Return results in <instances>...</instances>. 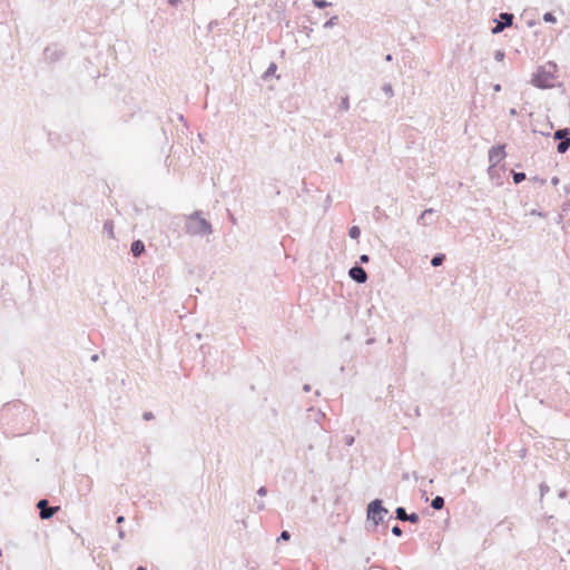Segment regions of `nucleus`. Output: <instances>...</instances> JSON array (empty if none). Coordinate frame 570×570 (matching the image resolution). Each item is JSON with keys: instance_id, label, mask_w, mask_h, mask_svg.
<instances>
[{"instance_id": "bb28decb", "label": "nucleus", "mask_w": 570, "mask_h": 570, "mask_svg": "<svg viewBox=\"0 0 570 570\" xmlns=\"http://www.w3.org/2000/svg\"><path fill=\"white\" fill-rule=\"evenodd\" d=\"M566 135H568V130H558L554 134L556 139H562Z\"/></svg>"}, {"instance_id": "1a4fd4ad", "label": "nucleus", "mask_w": 570, "mask_h": 570, "mask_svg": "<svg viewBox=\"0 0 570 570\" xmlns=\"http://www.w3.org/2000/svg\"><path fill=\"white\" fill-rule=\"evenodd\" d=\"M501 19L504 21L499 22L493 29V33L501 32L505 27H509L512 24L513 16L510 13H501Z\"/></svg>"}, {"instance_id": "aec40b11", "label": "nucleus", "mask_w": 570, "mask_h": 570, "mask_svg": "<svg viewBox=\"0 0 570 570\" xmlns=\"http://www.w3.org/2000/svg\"><path fill=\"white\" fill-rule=\"evenodd\" d=\"M542 519L546 521L548 527H551L554 521V517L552 514H544Z\"/></svg>"}, {"instance_id": "58836bf2", "label": "nucleus", "mask_w": 570, "mask_h": 570, "mask_svg": "<svg viewBox=\"0 0 570 570\" xmlns=\"http://www.w3.org/2000/svg\"><path fill=\"white\" fill-rule=\"evenodd\" d=\"M569 505H570V500H569Z\"/></svg>"}, {"instance_id": "423d86ee", "label": "nucleus", "mask_w": 570, "mask_h": 570, "mask_svg": "<svg viewBox=\"0 0 570 570\" xmlns=\"http://www.w3.org/2000/svg\"><path fill=\"white\" fill-rule=\"evenodd\" d=\"M401 522H410L411 524H417L420 522V514L416 512L407 513L404 507H397L394 510V517Z\"/></svg>"}, {"instance_id": "2eb2a0df", "label": "nucleus", "mask_w": 570, "mask_h": 570, "mask_svg": "<svg viewBox=\"0 0 570 570\" xmlns=\"http://www.w3.org/2000/svg\"><path fill=\"white\" fill-rule=\"evenodd\" d=\"M391 532L393 535L401 538L403 537V530L399 524L392 527Z\"/></svg>"}, {"instance_id": "4468645a", "label": "nucleus", "mask_w": 570, "mask_h": 570, "mask_svg": "<svg viewBox=\"0 0 570 570\" xmlns=\"http://www.w3.org/2000/svg\"><path fill=\"white\" fill-rule=\"evenodd\" d=\"M570 146V139H566V140H562L559 142L558 147H557V150L560 153V154H563L567 151V149L569 148Z\"/></svg>"}, {"instance_id": "412c9836", "label": "nucleus", "mask_w": 570, "mask_h": 570, "mask_svg": "<svg viewBox=\"0 0 570 570\" xmlns=\"http://www.w3.org/2000/svg\"><path fill=\"white\" fill-rule=\"evenodd\" d=\"M209 361H210V358H206V357H203L202 361H200L203 367L206 368L207 373H209V371H210Z\"/></svg>"}, {"instance_id": "cd10ccee", "label": "nucleus", "mask_w": 570, "mask_h": 570, "mask_svg": "<svg viewBox=\"0 0 570 570\" xmlns=\"http://www.w3.org/2000/svg\"><path fill=\"white\" fill-rule=\"evenodd\" d=\"M313 3L317 7V8H325L327 7V2L324 1V0H314Z\"/></svg>"}, {"instance_id": "c9c22d12", "label": "nucleus", "mask_w": 570, "mask_h": 570, "mask_svg": "<svg viewBox=\"0 0 570 570\" xmlns=\"http://www.w3.org/2000/svg\"><path fill=\"white\" fill-rule=\"evenodd\" d=\"M179 365H180V368H181V370H185V365H184L183 360L180 361Z\"/></svg>"}, {"instance_id": "4be33fe9", "label": "nucleus", "mask_w": 570, "mask_h": 570, "mask_svg": "<svg viewBox=\"0 0 570 570\" xmlns=\"http://www.w3.org/2000/svg\"><path fill=\"white\" fill-rule=\"evenodd\" d=\"M543 20H544L546 22H552V23H554V22H556V17H554L552 13L547 12V13L543 16Z\"/></svg>"}, {"instance_id": "0eeeda50", "label": "nucleus", "mask_w": 570, "mask_h": 570, "mask_svg": "<svg viewBox=\"0 0 570 570\" xmlns=\"http://www.w3.org/2000/svg\"><path fill=\"white\" fill-rule=\"evenodd\" d=\"M504 156L505 153L503 146L493 147L489 151V159L493 165L500 163L504 158Z\"/></svg>"}, {"instance_id": "2f4dec72", "label": "nucleus", "mask_w": 570, "mask_h": 570, "mask_svg": "<svg viewBox=\"0 0 570 570\" xmlns=\"http://www.w3.org/2000/svg\"><path fill=\"white\" fill-rule=\"evenodd\" d=\"M360 261H361L362 263H367V262H368V256H367V255H362V256L360 257Z\"/></svg>"}, {"instance_id": "b1692460", "label": "nucleus", "mask_w": 570, "mask_h": 570, "mask_svg": "<svg viewBox=\"0 0 570 570\" xmlns=\"http://www.w3.org/2000/svg\"><path fill=\"white\" fill-rule=\"evenodd\" d=\"M568 495H569V492H568V490H566V489H560V490L558 491V498H559V499H561V500L567 499V498H568Z\"/></svg>"}, {"instance_id": "393cba45", "label": "nucleus", "mask_w": 570, "mask_h": 570, "mask_svg": "<svg viewBox=\"0 0 570 570\" xmlns=\"http://www.w3.org/2000/svg\"><path fill=\"white\" fill-rule=\"evenodd\" d=\"M517 454L520 459H524L528 454V449L522 446L520 450L517 451Z\"/></svg>"}, {"instance_id": "5701e85b", "label": "nucleus", "mask_w": 570, "mask_h": 570, "mask_svg": "<svg viewBox=\"0 0 570 570\" xmlns=\"http://www.w3.org/2000/svg\"><path fill=\"white\" fill-rule=\"evenodd\" d=\"M142 419H144L145 421H150V420H154V419H155V415H154V413H153L151 411H145V412L142 413Z\"/></svg>"}, {"instance_id": "72a5a7b5", "label": "nucleus", "mask_w": 570, "mask_h": 570, "mask_svg": "<svg viewBox=\"0 0 570 570\" xmlns=\"http://www.w3.org/2000/svg\"><path fill=\"white\" fill-rule=\"evenodd\" d=\"M311 389H312V387H311V385H309V384H304V385H303V391H304V392H309V391H311Z\"/></svg>"}, {"instance_id": "c756f323", "label": "nucleus", "mask_w": 570, "mask_h": 570, "mask_svg": "<svg viewBox=\"0 0 570 570\" xmlns=\"http://www.w3.org/2000/svg\"><path fill=\"white\" fill-rule=\"evenodd\" d=\"M118 537H119L120 539H125V537H126V532H125V530H124L122 528H119V529H118Z\"/></svg>"}, {"instance_id": "a878e982", "label": "nucleus", "mask_w": 570, "mask_h": 570, "mask_svg": "<svg viewBox=\"0 0 570 570\" xmlns=\"http://www.w3.org/2000/svg\"><path fill=\"white\" fill-rule=\"evenodd\" d=\"M525 178V175L523 173H517L513 176L514 181L518 184L522 181Z\"/></svg>"}, {"instance_id": "7ed1b4c3", "label": "nucleus", "mask_w": 570, "mask_h": 570, "mask_svg": "<svg viewBox=\"0 0 570 570\" xmlns=\"http://www.w3.org/2000/svg\"><path fill=\"white\" fill-rule=\"evenodd\" d=\"M558 67L553 62H547L533 73L532 83L539 88H552L557 82Z\"/></svg>"}, {"instance_id": "9d476101", "label": "nucleus", "mask_w": 570, "mask_h": 570, "mask_svg": "<svg viewBox=\"0 0 570 570\" xmlns=\"http://www.w3.org/2000/svg\"><path fill=\"white\" fill-rule=\"evenodd\" d=\"M350 276L358 283H365L367 279L366 272L362 267L357 266L350 269Z\"/></svg>"}, {"instance_id": "f03ea898", "label": "nucleus", "mask_w": 570, "mask_h": 570, "mask_svg": "<svg viewBox=\"0 0 570 570\" xmlns=\"http://www.w3.org/2000/svg\"><path fill=\"white\" fill-rule=\"evenodd\" d=\"M387 514L389 510L384 507V502L382 499L376 498L368 502L366 505L365 530L370 533H374L377 531V528L382 525V531L385 533L390 520L393 519V517L390 515L387 521H385V517Z\"/></svg>"}, {"instance_id": "c85d7f7f", "label": "nucleus", "mask_w": 570, "mask_h": 570, "mask_svg": "<svg viewBox=\"0 0 570 570\" xmlns=\"http://www.w3.org/2000/svg\"><path fill=\"white\" fill-rule=\"evenodd\" d=\"M268 492V489L265 487V485H262L258 490H257V494L259 497H265Z\"/></svg>"}, {"instance_id": "7c9ffc66", "label": "nucleus", "mask_w": 570, "mask_h": 570, "mask_svg": "<svg viewBox=\"0 0 570 570\" xmlns=\"http://www.w3.org/2000/svg\"><path fill=\"white\" fill-rule=\"evenodd\" d=\"M116 522H117L118 524H120V523L125 522V517H124V515H118V517H117V519H116Z\"/></svg>"}, {"instance_id": "dca6fc26", "label": "nucleus", "mask_w": 570, "mask_h": 570, "mask_svg": "<svg viewBox=\"0 0 570 570\" xmlns=\"http://www.w3.org/2000/svg\"><path fill=\"white\" fill-rule=\"evenodd\" d=\"M291 537H292V535H291L289 531H287V530H283V531L281 532V534L278 535V538H277V542H281V541H288V540L291 539Z\"/></svg>"}, {"instance_id": "f8f14e48", "label": "nucleus", "mask_w": 570, "mask_h": 570, "mask_svg": "<svg viewBox=\"0 0 570 570\" xmlns=\"http://www.w3.org/2000/svg\"><path fill=\"white\" fill-rule=\"evenodd\" d=\"M145 250V245L140 240H135L131 244V253L134 256H139Z\"/></svg>"}, {"instance_id": "f704fd0d", "label": "nucleus", "mask_w": 570, "mask_h": 570, "mask_svg": "<svg viewBox=\"0 0 570 570\" xmlns=\"http://www.w3.org/2000/svg\"><path fill=\"white\" fill-rule=\"evenodd\" d=\"M136 570H147V568H146V567H144V566H138V567L136 568Z\"/></svg>"}, {"instance_id": "39448f33", "label": "nucleus", "mask_w": 570, "mask_h": 570, "mask_svg": "<svg viewBox=\"0 0 570 570\" xmlns=\"http://www.w3.org/2000/svg\"><path fill=\"white\" fill-rule=\"evenodd\" d=\"M187 226L188 230L193 234H207L210 232V225L197 215L189 218Z\"/></svg>"}, {"instance_id": "6ab92c4d", "label": "nucleus", "mask_w": 570, "mask_h": 570, "mask_svg": "<svg viewBox=\"0 0 570 570\" xmlns=\"http://www.w3.org/2000/svg\"><path fill=\"white\" fill-rule=\"evenodd\" d=\"M360 234H361V230L357 226H353L351 229H350V236L352 238H358L360 237Z\"/></svg>"}, {"instance_id": "20e7f679", "label": "nucleus", "mask_w": 570, "mask_h": 570, "mask_svg": "<svg viewBox=\"0 0 570 570\" xmlns=\"http://www.w3.org/2000/svg\"><path fill=\"white\" fill-rule=\"evenodd\" d=\"M36 507L41 520H50L60 510V505H51L47 499H40Z\"/></svg>"}, {"instance_id": "f257e3e1", "label": "nucleus", "mask_w": 570, "mask_h": 570, "mask_svg": "<svg viewBox=\"0 0 570 570\" xmlns=\"http://www.w3.org/2000/svg\"><path fill=\"white\" fill-rule=\"evenodd\" d=\"M29 416V410L23 402L20 400L8 402L0 409V428L4 433L12 435L24 434Z\"/></svg>"}, {"instance_id": "f3484780", "label": "nucleus", "mask_w": 570, "mask_h": 570, "mask_svg": "<svg viewBox=\"0 0 570 570\" xmlns=\"http://www.w3.org/2000/svg\"><path fill=\"white\" fill-rule=\"evenodd\" d=\"M443 259H444V255L439 254V255H436V256H434V257L432 258L431 264H432L433 266H440V265L442 264Z\"/></svg>"}, {"instance_id": "e433bc0d", "label": "nucleus", "mask_w": 570, "mask_h": 570, "mask_svg": "<svg viewBox=\"0 0 570 570\" xmlns=\"http://www.w3.org/2000/svg\"><path fill=\"white\" fill-rule=\"evenodd\" d=\"M423 514H430V512H429V509H428V508L423 510Z\"/></svg>"}, {"instance_id": "4c0bfd02", "label": "nucleus", "mask_w": 570, "mask_h": 570, "mask_svg": "<svg viewBox=\"0 0 570 570\" xmlns=\"http://www.w3.org/2000/svg\"><path fill=\"white\" fill-rule=\"evenodd\" d=\"M2 557V550L0 549V558Z\"/></svg>"}, {"instance_id": "473e14b6", "label": "nucleus", "mask_w": 570, "mask_h": 570, "mask_svg": "<svg viewBox=\"0 0 570 570\" xmlns=\"http://www.w3.org/2000/svg\"><path fill=\"white\" fill-rule=\"evenodd\" d=\"M257 509L258 510H264L265 509V504H264L263 501L257 502Z\"/></svg>"}, {"instance_id": "9b49d317", "label": "nucleus", "mask_w": 570, "mask_h": 570, "mask_svg": "<svg viewBox=\"0 0 570 570\" xmlns=\"http://www.w3.org/2000/svg\"><path fill=\"white\" fill-rule=\"evenodd\" d=\"M445 500L441 495H436L432 499L430 507L434 510H442L444 508Z\"/></svg>"}, {"instance_id": "ddd939ff", "label": "nucleus", "mask_w": 570, "mask_h": 570, "mask_svg": "<svg viewBox=\"0 0 570 570\" xmlns=\"http://www.w3.org/2000/svg\"><path fill=\"white\" fill-rule=\"evenodd\" d=\"M550 487L546 482H541L539 484V492H540V502H542L543 497L549 493Z\"/></svg>"}, {"instance_id": "6e6552de", "label": "nucleus", "mask_w": 570, "mask_h": 570, "mask_svg": "<svg viewBox=\"0 0 570 570\" xmlns=\"http://www.w3.org/2000/svg\"><path fill=\"white\" fill-rule=\"evenodd\" d=\"M546 360L547 358H532L530 362V370L533 374H542L546 371Z\"/></svg>"}, {"instance_id": "a211bd4d", "label": "nucleus", "mask_w": 570, "mask_h": 570, "mask_svg": "<svg viewBox=\"0 0 570 570\" xmlns=\"http://www.w3.org/2000/svg\"><path fill=\"white\" fill-rule=\"evenodd\" d=\"M343 441H344V444L346 446H352L354 444V442H355V438L353 435H351V434H346L344 436Z\"/></svg>"}]
</instances>
